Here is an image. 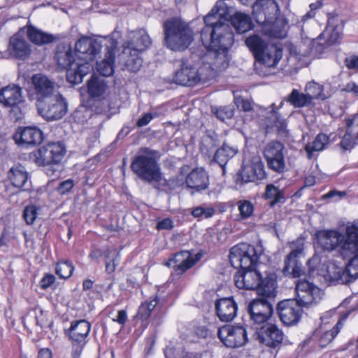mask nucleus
Returning <instances> with one entry per match:
<instances>
[{
    "mask_svg": "<svg viewBox=\"0 0 358 358\" xmlns=\"http://www.w3.org/2000/svg\"><path fill=\"white\" fill-rule=\"evenodd\" d=\"M264 198L270 200L269 206L271 207H273L279 203H282L285 201L284 191L280 189L273 184H268L266 186Z\"/></svg>",
    "mask_w": 358,
    "mask_h": 358,
    "instance_id": "nucleus-42",
    "label": "nucleus"
},
{
    "mask_svg": "<svg viewBox=\"0 0 358 358\" xmlns=\"http://www.w3.org/2000/svg\"><path fill=\"white\" fill-rule=\"evenodd\" d=\"M284 334L277 325L266 322L259 327H255L253 334L255 340L266 346L275 348L283 340Z\"/></svg>",
    "mask_w": 358,
    "mask_h": 358,
    "instance_id": "nucleus-12",
    "label": "nucleus"
},
{
    "mask_svg": "<svg viewBox=\"0 0 358 358\" xmlns=\"http://www.w3.org/2000/svg\"><path fill=\"white\" fill-rule=\"evenodd\" d=\"M184 184L194 191L192 194L205 190L209 185L208 173L202 168H196L187 174Z\"/></svg>",
    "mask_w": 358,
    "mask_h": 358,
    "instance_id": "nucleus-21",
    "label": "nucleus"
},
{
    "mask_svg": "<svg viewBox=\"0 0 358 358\" xmlns=\"http://www.w3.org/2000/svg\"><path fill=\"white\" fill-rule=\"evenodd\" d=\"M231 24L238 33L243 34L250 29L252 22L249 15L236 13L231 17Z\"/></svg>",
    "mask_w": 358,
    "mask_h": 358,
    "instance_id": "nucleus-44",
    "label": "nucleus"
},
{
    "mask_svg": "<svg viewBox=\"0 0 358 358\" xmlns=\"http://www.w3.org/2000/svg\"><path fill=\"white\" fill-rule=\"evenodd\" d=\"M164 45L175 52H182L194 40L191 27L180 18L171 17L163 23Z\"/></svg>",
    "mask_w": 358,
    "mask_h": 358,
    "instance_id": "nucleus-3",
    "label": "nucleus"
},
{
    "mask_svg": "<svg viewBox=\"0 0 358 358\" xmlns=\"http://www.w3.org/2000/svg\"><path fill=\"white\" fill-rule=\"evenodd\" d=\"M55 59L57 61L58 66L67 71L73 68L76 61L69 45L59 46L56 52Z\"/></svg>",
    "mask_w": 358,
    "mask_h": 358,
    "instance_id": "nucleus-31",
    "label": "nucleus"
},
{
    "mask_svg": "<svg viewBox=\"0 0 358 358\" xmlns=\"http://www.w3.org/2000/svg\"><path fill=\"white\" fill-rule=\"evenodd\" d=\"M345 64L348 69L358 71V56L351 55L346 57Z\"/></svg>",
    "mask_w": 358,
    "mask_h": 358,
    "instance_id": "nucleus-63",
    "label": "nucleus"
},
{
    "mask_svg": "<svg viewBox=\"0 0 358 358\" xmlns=\"http://www.w3.org/2000/svg\"><path fill=\"white\" fill-rule=\"evenodd\" d=\"M265 177L264 164L260 159H256L243 166L237 174L236 181L238 184L255 182Z\"/></svg>",
    "mask_w": 358,
    "mask_h": 358,
    "instance_id": "nucleus-15",
    "label": "nucleus"
},
{
    "mask_svg": "<svg viewBox=\"0 0 358 358\" xmlns=\"http://www.w3.org/2000/svg\"><path fill=\"white\" fill-rule=\"evenodd\" d=\"M8 107L10 108V117L11 119L14 120V121H18L23 117L25 113V107L22 101L21 103Z\"/></svg>",
    "mask_w": 358,
    "mask_h": 358,
    "instance_id": "nucleus-56",
    "label": "nucleus"
},
{
    "mask_svg": "<svg viewBox=\"0 0 358 358\" xmlns=\"http://www.w3.org/2000/svg\"><path fill=\"white\" fill-rule=\"evenodd\" d=\"M290 105L295 108H303L309 106L313 103L306 93L300 92L298 90L294 89L292 92L284 99Z\"/></svg>",
    "mask_w": 358,
    "mask_h": 358,
    "instance_id": "nucleus-41",
    "label": "nucleus"
},
{
    "mask_svg": "<svg viewBox=\"0 0 358 358\" xmlns=\"http://www.w3.org/2000/svg\"><path fill=\"white\" fill-rule=\"evenodd\" d=\"M283 101L280 102L278 108L275 103H272L268 108L265 114V117L268 120L269 126L275 127L280 130H284L286 127L285 119L278 112V110L282 107Z\"/></svg>",
    "mask_w": 358,
    "mask_h": 358,
    "instance_id": "nucleus-33",
    "label": "nucleus"
},
{
    "mask_svg": "<svg viewBox=\"0 0 358 358\" xmlns=\"http://www.w3.org/2000/svg\"><path fill=\"white\" fill-rule=\"evenodd\" d=\"M287 22L283 19L275 17V20L261 25V31L266 36L283 38L286 36Z\"/></svg>",
    "mask_w": 358,
    "mask_h": 358,
    "instance_id": "nucleus-28",
    "label": "nucleus"
},
{
    "mask_svg": "<svg viewBox=\"0 0 358 358\" xmlns=\"http://www.w3.org/2000/svg\"><path fill=\"white\" fill-rule=\"evenodd\" d=\"M38 208L34 205L27 206L23 211V217L26 223L31 225L34 223L38 216Z\"/></svg>",
    "mask_w": 358,
    "mask_h": 358,
    "instance_id": "nucleus-54",
    "label": "nucleus"
},
{
    "mask_svg": "<svg viewBox=\"0 0 358 358\" xmlns=\"http://www.w3.org/2000/svg\"><path fill=\"white\" fill-rule=\"evenodd\" d=\"M65 154L64 147L59 143H48L30 153V159L38 166L59 164Z\"/></svg>",
    "mask_w": 358,
    "mask_h": 358,
    "instance_id": "nucleus-8",
    "label": "nucleus"
},
{
    "mask_svg": "<svg viewBox=\"0 0 358 358\" xmlns=\"http://www.w3.org/2000/svg\"><path fill=\"white\" fill-rule=\"evenodd\" d=\"M90 62H84L83 64L79 62L75 63L71 69L66 72L67 80L73 84H79L83 81V78L92 69Z\"/></svg>",
    "mask_w": 358,
    "mask_h": 358,
    "instance_id": "nucleus-30",
    "label": "nucleus"
},
{
    "mask_svg": "<svg viewBox=\"0 0 358 358\" xmlns=\"http://www.w3.org/2000/svg\"><path fill=\"white\" fill-rule=\"evenodd\" d=\"M262 278L259 271L252 267L241 268L234 276L235 285L238 288L249 290L256 289L260 285Z\"/></svg>",
    "mask_w": 358,
    "mask_h": 358,
    "instance_id": "nucleus-20",
    "label": "nucleus"
},
{
    "mask_svg": "<svg viewBox=\"0 0 358 358\" xmlns=\"http://www.w3.org/2000/svg\"><path fill=\"white\" fill-rule=\"evenodd\" d=\"M303 240L298 238L290 244L292 251L285 259V266L282 272L285 275H292L293 278L299 277L303 273L302 265L298 258L303 252Z\"/></svg>",
    "mask_w": 358,
    "mask_h": 358,
    "instance_id": "nucleus-11",
    "label": "nucleus"
},
{
    "mask_svg": "<svg viewBox=\"0 0 358 358\" xmlns=\"http://www.w3.org/2000/svg\"><path fill=\"white\" fill-rule=\"evenodd\" d=\"M275 280L271 276L262 278L260 285L256 288L259 296V299H273L276 295Z\"/></svg>",
    "mask_w": 358,
    "mask_h": 358,
    "instance_id": "nucleus-35",
    "label": "nucleus"
},
{
    "mask_svg": "<svg viewBox=\"0 0 358 358\" xmlns=\"http://www.w3.org/2000/svg\"><path fill=\"white\" fill-rule=\"evenodd\" d=\"M282 56V50L277 45H268L262 52L256 56V60L268 67L275 66Z\"/></svg>",
    "mask_w": 358,
    "mask_h": 358,
    "instance_id": "nucleus-25",
    "label": "nucleus"
},
{
    "mask_svg": "<svg viewBox=\"0 0 358 358\" xmlns=\"http://www.w3.org/2000/svg\"><path fill=\"white\" fill-rule=\"evenodd\" d=\"M284 145L278 141L268 143L264 150V155L268 167L277 173H282L285 169Z\"/></svg>",
    "mask_w": 358,
    "mask_h": 358,
    "instance_id": "nucleus-13",
    "label": "nucleus"
},
{
    "mask_svg": "<svg viewBox=\"0 0 358 358\" xmlns=\"http://www.w3.org/2000/svg\"><path fill=\"white\" fill-rule=\"evenodd\" d=\"M278 6L274 0H257L252 6V15L261 26L277 17Z\"/></svg>",
    "mask_w": 358,
    "mask_h": 358,
    "instance_id": "nucleus-17",
    "label": "nucleus"
},
{
    "mask_svg": "<svg viewBox=\"0 0 358 358\" xmlns=\"http://www.w3.org/2000/svg\"><path fill=\"white\" fill-rule=\"evenodd\" d=\"M157 116L158 113L157 112L145 113L138 120L136 124L138 127H143L148 124L153 118Z\"/></svg>",
    "mask_w": 358,
    "mask_h": 358,
    "instance_id": "nucleus-62",
    "label": "nucleus"
},
{
    "mask_svg": "<svg viewBox=\"0 0 358 358\" xmlns=\"http://www.w3.org/2000/svg\"><path fill=\"white\" fill-rule=\"evenodd\" d=\"M157 303V297L153 298L150 302L142 303L138 308V316L142 320H146L150 317L152 311L155 308Z\"/></svg>",
    "mask_w": 358,
    "mask_h": 358,
    "instance_id": "nucleus-50",
    "label": "nucleus"
},
{
    "mask_svg": "<svg viewBox=\"0 0 358 358\" xmlns=\"http://www.w3.org/2000/svg\"><path fill=\"white\" fill-rule=\"evenodd\" d=\"M301 307L294 299L280 301L278 305L280 320L287 326L296 324L301 316Z\"/></svg>",
    "mask_w": 358,
    "mask_h": 358,
    "instance_id": "nucleus-19",
    "label": "nucleus"
},
{
    "mask_svg": "<svg viewBox=\"0 0 358 358\" xmlns=\"http://www.w3.org/2000/svg\"><path fill=\"white\" fill-rule=\"evenodd\" d=\"M217 336L228 348H239L248 341L247 331L239 325H224L218 329Z\"/></svg>",
    "mask_w": 358,
    "mask_h": 358,
    "instance_id": "nucleus-10",
    "label": "nucleus"
},
{
    "mask_svg": "<svg viewBox=\"0 0 358 358\" xmlns=\"http://www.w3.org/2000/svg\"><path fill=\"white\" fill-rule=\"evenodd\" d=\"M305 92L310 97L311 101L313 99L325 100L328 96L324 93V87L322 85L312 80L308 82L305 87Z\"/></svg>",
    "mask_w": 358,
    "mask_h": 358,
    "instance_id": "nucleus-47",
    "label": "nucleus"
},
{
    "mask_svg": "<svg viewBox=\"0 0 358 358\" xmlns=\"http://www.w3.org/2000/svg\"><path fill=\"white\" fill-rule=\"evenodd\" d=\"M151 43V38L144 29L131 31L129 34V40L123 45L122 52L118 56L120 62L128 71H138L143 63L140 55Z\"/></svg>",
    "mask_w": 358,
    "mask_h": 358,
    "instance_id": "nucleus-4",
    "label": "nucleus"
},
{
    "mask_svg": "<svg viewBox=\"0 0 358 358\" xmlns=\"http://www.w3.org/2000/svg\"><path fill=\"white\" fill-rule=\"evenodd\" d=\"M8 50L13 57L22 60L28 58L31 52L30 45L20 32L10 38Z\"/></svg>",
    "mask_w": 358,
    "mask_h": 358,
    "instance_id": "nucleus-23",
    "label": "nucleus"
},
{
    "mask_svg": "<svg viewBox=\"0 0 358 358\" xmlns=\"http://www.w3.org/2000/svg\"><path fill=\"white\" fill-rule=\"evenodd\" d=\"M224 3L217 2L205 16V27L201 31V41L208 50L207 56L213 59L210 64L213 71L225 69L229 63L228 50L234 43V35L224 17Z\"/></svg>",
    "mask_w": 358,
    "mask_h": 358,
    "instance_id": "nucleus-1",
    "label": "nucleus"
},
{
    "mask_svg": "<svg viewBox=\"0 0 358 358\" xmlns=\"http://www.w3.org/2000/svg\"><path fill=\"white\" fill-rule=\"evenodd\" d=\"M250 319L253 322L257 325H264V323L271 317V314L266 313H248Z\"/></svg>",
    "mask_w": 358,
    "mask_h": 358,
    "instance_id": "nucleus-60",
    "label": "nucleus"
},
{
    "mask_svg": "<svg viewBox=\"0 0 358 358\" xmlns=\"http://www.w3.org/2000/svg\"><path fill=\"white\" fill-rule=\"evenodd\" d=\"M190 257V252L185 250L176 253L172 258H171L167 262L166 265L169 267L175 268L178 264H181L182 261L188 260Z\"/></svg>",
    "mask_w": 358,
    "mask_h": 358,
    "instance_id": "nucleus-55",
    "label": "nucleus"
},
{
    "mask_svg": "<svg viewBox=\"0 0 358 358\" xmlns=\"http://www.w3.org/2000/svg\"><path fill=\"white\" fill-rule=\"evenodd\" d=\"M39 114L46 120H57L66 115L68 103L59 93L37 103Z\"/></svg>",
    "mask_w": 358,
    "mask_h": 358,
    "instance_id": "nucleus-6",
    "label": "nucleus"
},
{
    "mask_svg": "<svg viewBox=\"0 0 358 358\" xmlns=\"http://www.w3.org/2000/svg\"><path fill=\"white\" fill-rule=\"evenodd\" d=\"M106 90L107 84L103 78L92 76L87 82V92L91 97H101Z\"/></svg>",
    "mask_w": 358,
    "mask_h": 358,
    "instance_id": "nucleus-39",
    "label": "nucleus"
},
{
    "mask_svg": "<svg viewBox=\"0 0 358 358\" xmlns=\"http://www.w3.org/2000/svg\"><path fill=\"white\" fill-rule=\"evenodd\" d=\"M358 138V125L355 124V120H349L347 122V129L340 145L345 150H350L355 144Z\"/></svg>",
    "mask_w": 358,
    "mask_h": 358,
    "instance_id": "nucleus-32",
    "label": "nucleus"
},
{
    "mask_svg": "<svg viewBox=\"0 0 358 358\" xmlns=\"http://www.w3.org/2000/svg\"><path fill=\"white\" fill-rule=\"evenodd\" d=\"M22 89L15 85H9L0 90V103L5 107L21 103Z\"/></svg>",
    "mask_w": 358,
    "mask_h": 358,
    "instance_id": "nucleus-26",
    "label": "nucleus"
},
{
    "mask_svg": "<svg viewBox=\"0 0 358 358\" xmlns=\"http://www.w3.org/2000/svg\"><path fill=\"white\" fill-rule=\"evenodd\" d=\"M248 313L271 314L273 307L271 303L265 299H257L253 300L248 306Z\"/></svg>",
    "mask_w": 358,
    "mask_h": 358,
    "instance_id": "nucleus-46",
    "label": "nucleus"
},
{
    "mask_svg": "<svg viewBox=\"0 0 358 358\" xmlns=\"http://www.w3.org/2000/svg\"><path fill=\"white\" fill-rule=\"evenodd\" d=\"M74 186V183L73 180L68 179L65 181L62 182L59 184L58 190L60 192L61 194H65L70 191L73 187Z\"/></svg>",
    "mask_w": 358,
    "mask_h": 358,
    "instance_id": "nucleus-64",
    "label": "nucleus"
},
{
    "mask_svg": "<svg viewBox=\"0 0 358 358\" xmlns=\"http://www.w3.org/2000/svg\"><path fill=\"white\" fill-rule=\"evenodd\" d=\"M25 30L28 39L37 45H42L53 42L55 37L48 33L43 31L32 24H27L21 31Z\"/></svg>",
    "mask_w": 358,
    "mask_h": 358,
    "instance_id": "nucleus-29",
    "label": "nucleus"
},
{
    "mask_svg": "<svg viewBox=\"0 0 358 358\" xmlns=\"http://www.w3.org/2000/svg\"><path fill=\"white\" fill-rule=\"evenodd\" d=\"M229 260L233 267L246 269L255 266L258 261V255L254 246L241 243L231 248Z\"/></svg>",
    "mask_w": 358,
    "mask_h": 358,
    "instance_id": "nucleus-7",
    "label": "nucleus"
},
{
    "mask_svg": "<svg viewBox=\"0 0 358 358\" xmlns=\"http://www.w3.org/2000/svg\"><path fill=\"white\" fill-rule=\"evenodd\" d=\"M156 152L149 148L140 149L131 164L132 171L141 180L151 184L162 180L160 168L156 162Z\"/></svg>",
    "mask_w": 358,
    "mask_h": 358,
    "instance_id": "nucleus-5",
    "label": "nucleus"
},
{
    "mask_svg": "<svg viewBox=\"0 0 358 358\" xmlns=\"http://www.w3.org/2000/svg\"><path fill=\"white\" fill-rule=\"evenodd\" d=\"M315 247L331 252L338 248L340 255L345 259L358 251V227L354 224L346 227V236L338 230L323 229L315 233Z\"/></svg>",
    "mask_w": 358,
    "mask_h": 358,
    "instance_id": "nucleus-2",
    "label": "nucleus"
},
{
    "mask_svg": "<svg viewBox=\"0 0 358 358\" xmlns=\"http://www.w3.org/2000/svg\"><path fill=\"white\" fill-rule=\"evenodd\" d=\"M327 277L329 280L340 284L349 283L345 268L336 265L334 262H329L327 266Z\"/></svg>",
    "mask_w": 358,
    "mask_h": 358,
    "instance_id": "nucleus-37",
    "label": "nucleus"
},
{
    "mask_svg": "<svg viewBox=\"0 0 358 358\" xmlns=\"http://www.w3.org/2000/svg\"><path fill=\"white\" fill-rule=\"evenodd\" d=\"M213 112L215 116L222 121L231 119L234 115V110L230 106L220 107Z\"/></svg>",
    "mask_w": 358,
    "mask_h": 358,
    "instance_id": "nucleus-59",
    "label": "nucleus"
},
{
    "mask_svg": "<svg viewBox=\"0 0 358 358\" xmlns=\"http://www.w3.org/2000/svg\"><path fill=\"white\" fill-rule=\"evenodd\" d=\"M31 80L37 103L59 93L58 85L43 74L34 75Z\"/></svg>",
    "mask_w": 358,
    "mask_h": 358,
    "instance_id": "nucleus-14",
    "label": "nucleus"
},
{
    "mask_svg": "<svg viewBox=\"0 0 358 358\" xmlns=\"http://www.w3.org/2000/svg\"><path fill=\"white\" fill-rule=\"evenodd\" d=\"M201 257L200 253H197L193 257L190 253V257L187 261H182L181 264H178L175 268V271L178 274H182L189 268H192Z\"/></svg>",
    "mask_w": 358,
    "mask_h": 358,
    "instance_id": "nucleus-53",
    "label": "nucleus"
},
{
    "mask_svg": "<svg viewBox=\"0 0 358 358\" xmlns=\"http://www.w3.org/2000/svg\"><path fill=\"white\" fill-rule=\"evenodd\" d=\"M201 80L198 70L187 61L180 62L173 76V82L183 86L196 85Z\"/></svg>",
    "mask_w": 358,
    "mask_h": 358,
    "instance_id": "nucleus-18",
    "label": "nucleus"
},
{
    "mask_svg": "<svg viewBox=\"0 0 358 358\" xmlns=\"http://www.w3.org/2000/svg\"><path fill=\"white\" fill-rule=\"evenodd\" d=\"M341 31L338 27H329L313 42L324 48L336 43L341 38Z\"/></svg>",
    "mask_w": 358,
    "mask_h": 358,
    "instance_id": "nucleus-34",
    "label": "nucleus"
},
{
    "mask_svg": "<svg viewBox=\"0 0 358 358\" xmlns=\"http://www.w3.org/2000/svg\"><path fill=\"white\" fill-rule=\"evenodd\" d=\"M329 143V137L323 133L318 134L311 143L306 144L305 150L308 159H312L315 152H320Z\"/></svg>",
    "mask_w": 358,
    "mask_h": 358,
    "instance_id": "nucleus-38",
    "label": "nucleus"
},
{
    "mask_svg": "<svg viewBox=\"0 0 358 358\" xmlns=\"http://www.w3.org/2000/svg\"><path fill=\"white\" fill-rule=\"evenodd\" d=\"M115 53L108 50L106 57L96 63V69L103 76H110L114 72Z\"/></svg>",
    "mask_w": 358,
    "mask_h": 358,
    "instance_id": "nucleus-43",
    "label": "nucleus"
},
{
    "mask_svg": "<svg viewBox=\"0 0 358 358\" xmlns=\"http://www.w3.org/2000/svg\"><path fill=\"white\" fill-rule=\"evenodd\" d=\"M106 272L108 274H111L115 272L116 266L120 263V254L116 253L114 255L110 254V258H106Z\"/></svg>",
    "mask_w": 358,
    "mask_h": 358,
    "instance_id": "nucleus-58",
    "label": "nucleus"
},
{
    "mask_svg": "<svg viewBox=\"0 0 358 358\" xmlns=\"http://www.w3.org/2000/svg\"><path fill=\"white\" fill-rule=\"evenodd\" d=\"M236 150L235 148L226 144H223V145L215 152L213 161L222 167L223 174L225 173L226 164L228 161L236 155Z\"/></svg>",
    "mask_w": 358,
    "mask_h": 358,
    "instance_id": "nucleus-40",
    "label": "nucleus"
},
{
    "mask_svg": "<svg viewBox=\"0 0 358 358\" xmlns=\"http://www.w3.org/2000/svg\"><path fill=\"white\" fill-rule=\"evenodd\" d=\"M111 252L112 251L108 248L106 249L104 251H102L99 248H94L92 250L89 257L92 260L98 261L103 256L105 257V259L110 258Z\"/></svg>",
    "mask_w": 358,
    "mask_h": 358,
    "instance_id": "nucleus-61",
    "label": "nucleus"
},
{
    "mask_svg": "<svg viewBox=\"0 0 358 358\" xmlns=\"http://www.w3.org/2000/svg\"><path fill=\"white\" fill-rule=\"evenodd\" d=\"M347 259L350 261L345 266V271L350 283L358 277V251Z\"/></svg>",
    "mask_w": 358,
    "mask_h": 358,
    "instance_id": "nucleus-49",
    "label": "nucleus"
},
{
    "mask_svg": "<svg viewBox=\"0 0 358 358\" xmlns=\"http://www.w3.org/2000/svg\"><path fill=\"white\" fill-rule=\"evenodd\" d=\"M217 317L222 322H230L236 315L237 305L231 298H223L215 303Z\"/></svg>",
    "mask_w": 358,
    "mask_h": 358,
    "instance_id": "nucleus-24",
    "label": "nucleus"
},
{
    "mask_svg": "<svg viewBox=\"0 0 358 358\" xmlns=\"http://www.w3.org/2000/svg\"><path fill=\"white\" fill-rule=\"evenodd\" d=\"M28 173L22 165L12 167L8 172V178L12 185L17 188H22L28 180Z\"/></svg>",
    "mask_w": 358,
    "mask_h": 358,
    "instance_id": "nucleus-36",
    "label": "nucleus"
},
{
    "mask_svg": "<svg viewBox=\"0 0 358 358\" xmlns=\"http://www.w3.org/2000/svg\"><path fill=\"white\" fill-rule=\"evenodd\" d=\"M322 296V291L305 280H298L296 285V301L302 307H309L318 303Z\"/></svg>",
    "mask_w": 358,
    "mask_h": 358,
    "instance_id": "nucleus-9",
    "label": "nucleus"
},
{
    "mask_svg": "<svg viewBox=\"0 0 358 358\" xmlns=\"http://www.w3.org/2000/svg\"><path fill=\"white\" fill-rule=\"evenodd\" d=\"M91 329V324L85 320H81L71 323L68 330L70 339L76 343H81L85 342Z\"/></svg>",
    "mask_w": 358,
    "mask_h": 358,
    "instance_id": "nucleus-27",
    "label": "nucleus"
},
{
    "mask_svg": "<svg viewBox=\"0 0 358 358\" xmlns=\"http://www.w3.org/2000/svg\"><path fill=\"white\" fill-rule=\"evenodd\" d=\"M215 208L206 206L202 205L197 207L194 208L191 211V215L197 219H208L211 217L215 214Z\"/></svg>",
    "mask_w": 358,
    "mask_h": 358,
    "instance_id": "nucleus-51",
    "label": "nucleus"
},
{
    "mask_svg": "<svg viewBox=\"0 0 358 358\" xmlns=\"http://www.w3.org/2000/svg\"><path fill=\"white\" fill-rule=\"evenodd\" d=\"M17 144L36 145L43 140L42 131L36 127H20L14 134Z\"/></svg>",
    "mask_w": 358,
    "mask_h": 358,
    "instance_id": "nucleus-22",
    "label": "nucleus"
},
{
    "mask_svg": "<svg viewBox=\"0 0 358 358\" xmlns=\"http://www.w3.org/2000/svg\"><path fill=\"white\" fill-rule=\"evenodd\" d=\"M74 267L68 261L59 262L57 264L55 271L61 278L66 279L71 276Z\"/></svg>",
    "mask_w": 358,
    "mask_h": 358,
    "instance_id": "nucleus-52",
    "label": "nucleus"
},
{
    "mask_svg": "<svg viewBox=\"0 0 358 358\" xmlns=\"http://www.w3.org/2000/svg\"><path fill=\"white\" fill-rule=\"evenodd\" d=\"M75 50L78 60L92 62L100 53L101 45L96 39L83 36L76 43Z\"/></svg>",
    "mask_w": 358,
    "mask_h": 358,
    "instance_id": "nucleus-16",
    "label": "nucleus"
},
{
    "mask_svg": "<svg viewBox=\"0 0 358 358\" xmlns=\"http://www.w3.org/2000/svg\"><path fill=\"white\" fill-rule=\"evenodd\" d=\"M338 325L339 322L334 326L330 330L324 331L320 330L316 332L315 336L318 337V343L321 348L326 347L334 340L340 331Z\"/></svg>",
    "mask_w": 358,
    "mask_h": 358,
    "instance_id": "nucleus-48",
    "label": "nucleus"
},
{
    "mask_svg": "<svg viewBox=\"0 0 358 358\" xmlns=\"http://www.w3.org/2000/svg\"><path fill=\"white\" fill-rule=\"evenodd\" d=\"M237 205L240 212V215L243 218L249 217L253 213V205L249 201H239Z\"/></svg>",
    "mask_w": 358,
    "mask_h": 358,
    "instance_id": "nucleus-57",
    "label": "nucleus"
},
{
    "mask_svg": "<svg viewBox=\"0 0 358 358\" xmlns=\"http://www.w3.org/2000/svg\"><path fill=\"white\" fill-rule=\"evenodd\" d=\"M248 48L253 52L255 57L259 56L268 44L258 34L250 36L245 40Z\"/></svg>",
    "mask_w": 358,
    "mask_h": 358,
    "instance_id": "nucleus-45",
    "label": "nucleus"
}]
</instances>
